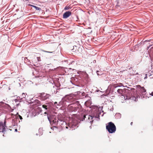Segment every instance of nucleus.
Instances as JSON below:
<instances>
[{
  "instance_id": "obj_1",
  "label": "nucleus",
  "mask_w": 153,
  "mask_h": 153,
  "mask_svg": "<svg viewBox=\"0 0 153 153\" xmlns=\"http://www.w3.org/2000/svg\"><path fill=\"white\" fill-rule=\"evenodd\" d=\"M103 107H102L100 111L99 108L97 106H94L93 107V111L94 112L93 115L92 116H89L88 118V121L90 123H92L94 120L96 119V120H100V116L101 115V116H103L104 113H103L102 115L101 113L103 112V111L102 110Z\"/></svg>"
},
{
  "instance_id": "obj_2",
  "label": "nucleus",
  "mask_w": 153,
  "mask_h": 153,
  "mask_svg": "<svg viewBox=\"0 0 153 153\" xmlns=\"http://www.w3.org/2000/svg\"><path fill=\"white\" fill-rule=\"evenodd\" d=\"M47 117L50 123L52 125L56 126L58 124L60 125L66 124V122L63 120V119H60L59 117H53L52 116H49L48 114Z\"/></svg>"
},
{
  "instance_id": "obj_3",
  "label": "nucleus",
  "mask_w": 153,
  "mask_h": 153,
  "mask_svg": "<svg viewBox=\"0 0 153 153\" xmlns=\"http://www.w3.org/2000/svg\"><path fill=\"white\" fill-rule=\"evenodd\" d=\"M76 100L75 96L74 94H70L66 95L63 98L60 102L63 105H65L66 104L65 102L70 103L74 102Z\"/></svg>"
},
{
  "instance_id": "obj_4",
  "label": "nucleus",
  "mask_w": 153,
  "mask_h": 153,
  "mask_svg": "<svg viewBox=\"0 0 153 153\" xmlns=\"http://www.w3.org/2000/svg\"><path fill=\"white\" fill-rule=\"evenodd\" d=\"M106 129L110 133H113L115 132L116 130L115 126L112 122L108 123L106 126Z\"/></svg>"
},
{
  "instance_id": "obj_5",
  "label": "nucleus",
  "mask_w": 153,
  "mask_h": 153,
  "mask_svg": "<svg viewBox=\"0 0 153 153\" xmlns=\"http://www.w3.org/2000/svg\"><path fill=\"white\" fill-rule=\"evenodd\" d=\"M6 126L5 124H3L2 122H0V132H1L4 134L6 131Z\"/></svg>"
},
{
  "instance_id": "obj_6",
  "label": "nucleus",
  "mask_w": 153,
  "mask_h": 153,
  "mask_svg": "<svg viewBox=\"0 0 153 153\" xmlns=\"http://www.w3.org/2000/svg\"><path fill=\"white\" fill-rule=\"evenodd\" d=\"M71 14V12L69 11L66 12L63 14V18L66 19Z\"/></svg>"
},
{
  "instance_id": "obj_7",
  "label": "nucleus",
  "mask_w": 153,
  "mask_h": 153,
  "mask_svg": "<svg viewBox=\"0 0 153 153\" xmlns=\"http://www.w3.org/2000/svg\"><path fill=\"white\" fill-rule=\"evenodd\" d=\"M139 86L140 87V92L143 95H145L146 94V90L143 87H141L140 86ZM143 97L145 98L146 96H143Z\"/></svg>"
},
{
  "instance_id": "obj_8",
  "label": "nucleus",
  "mask_w": 153,
  "mask_h": 153,
  "mask_svg": "<svg viewBox=\"0 0 153 153\" xmlns=\"http://www.w3.org/2000/svg\"><path fill=\"white\" fill-rule=\"evenodd\" d=\"M124 98L125 100H126L127 99H130L131 100H134L135 101H137V97H135L134 96H131V97H128V96H126V98H125V97L124 96Z\"/></svg>"
},
{
  "instance_id": "obj_9",
  "label": "nucleus",
  "mask_w": 153,
  "mask_h": 153,
  "mask_svg": "<svg viewBox=\"0 0 153 153\" xmlns=\"http://www.w3.org/2000/svg\"><path fill=\"white\" fill-rule=\"evenodd\" d=\"M77 123H71L70 124L68 125V127L70 128H72L73 129H74L75 128H76L78 126H77Z\"/></svg>"
},
{
  "instance_id": "obj_10",
  "label": "nucleus",
  "mask_w": 153,
  "mask_h": 153,
  "mask_svg": "<svg viewBox=\"0 0 153 153\" xmlns=\"http://www.w3.org/2000/svg\"><path fill=\"white\" fill-rule=\"evenodd\" d=\"M89 99L86 101L85 103V105L87 107H89L92 104L91 101V98L89 97Z\"/></svg>"
},
{
  "instance_id": "obj_11",
  "label": "nucleus",
  "mask_w": 153,
  "mask_h": 153,
  "mask_svg": "<svg viewBox=\"0 0 153 153\" xmlns=\"http://www.w3.org/2000/svg\"><path fill=\"white\" fill-rule=\"evenodd\" d=\"M21 101V100H19L18 99H15L13 101L14 104H15L16 106H18L19 105V102Z\"/></svg>"
},
{
  "instance_id": "obj_12",
  "label": "nucleus",
  "mask_w": 153,
  "mask_h": 153,
  "mask_svg": "<svg viewBox=\"0 0 153 153\" xmlns=\"http://www.w3.org/2000/svg\"><path fill=\"white\" fill-rule=\"evenodd\" d=\"M41 96L42 97H44V99L45 100L49 98L51 96L48 94H46L44 93H42L41 94Z\"/></svg>"
},
{
  "instance_id": "obj_13",
  "label": "nucleus",
  "mask_w": 153,
  "mask_h": 153,
  "mask_svg": "<svg viewBox=\"0 0 153 153\" xmlns=\"http://www.w3.org/2000/svg\"><path fill=\"white\" fill-rule=\"evenodd\" d=\"M24 61L25 63L26 64L28 65H29L30 64V63H31V62H30V60L27 57L24 58Z\"/></svg>"
},
{
  "instance_id": "obj_14",
  "label": "nucleus",
  "mask_w": 153,
  "mask_h": 153,
  "mask_svg": "<svg viewBox=\"0 0 153 153\" xmlns=\"http://www.w3.org/2000/svg\"><path fill=\"white\" fill-rule=\"evenodd\" d=\"M48 105H42V107L45 109V110H47V109L49 108V106Z\"/></svg>"
},
{
  "instance_id": "obj_15",
  "label": "nucleus",
  "mask_w": 153,
  "mask_h": 153,
  "mask_svg": "<svg viewBox=\"0 0 153 153\" xmlns=\"http://www.w3.org/2000/svg\"><path fill=\"white\" fill-rule=\"evenodd\" d=\"M27 95V94L25 93H23L22 95V97L21 99H22L23 98H24L25 100H27L26 98V95Z\"/></svg>"
},
{
  "instance_id": "obj_16",
  "label": "nucleus",
  "mask_w": 153,
  "mask_h": 153,
  "mask_svg": "<svg viewBox=\"0 0 153 153\" xmlns=\"http://www.w3.org/2000/svg\"><path fill=\"white\" fill-rule=\"evenodd\" d=\"M117 92L119 94H122L123 92V90L122 89H119L117 90Z\"/></svg>"
},
{
  "instance_id": "obj_17",
  "label": "nucleus",
  "mask_w": 153,
  "mask_h": 153,
  "mask_svg": "<svg viewBox=\"0 0 153 153\" xmlns=\"http://www.w3.org/2000/svg\"><path fill=\"white\" fill-rule=\"evenodd\" d=\"M31 6L32 7H33L35 8L36 10H41V8L39 7H36L35 6L33 5H31Z\"/></svg>"
},
{
  "instance_id": "obj_18",
  "label": "nucleus",
  "mask_w": 153,
  "mask_h": 153,
  "mask_svg": "<svg viewBox=\"0 0 153 153\" xmlns=\"http://www.w3.org/2000/svg\"><path fill=\"white\" fill-rule=\"evenodd\" d=\"M74 103H73L74 104H76V105L78 106L79 105H80V104L79 103V102L78 101H75V102H74Z\"/></svg>"
},
{
  "instance_id": "obj_19",
  "label": "nucleus",
  "mask_w": 153,
  "mask_h": 153,
  "mask_svg": "<svg viewBox=\"0 0 153 153\" xmlns=\"http://www.w3.org/2000/svg\"><path fill=\"white\" fill-rule=\"evenodd\" d=\"M97 73L98 75H100L102 74V73L98 71H97Z\"/></svg>"
},
{
  "instance_id": "obj_20",
  "label": "nucleus",
  "mask_w": 153,
  "mask_h": 153,
  "mask_svg": "<svg viewBox=\"0 0 153 153\" xmlns=\"http://www.w3.org/2000/svg\"><path fill=\"white\" fill-rule=\"evenodd\" d=\"M70 7L68 6H66L65 8H64V10H68L69 9H70Z\"/></svg>"
},
{
  "instance_id": "obj_21",
  "label": "nucleus",
  "mask_w": 153,
  "mask_h": 153,
  "mask_svg": "<svg viewBox=\"0 0 153 153\" xmlns=\"http://www.w3.org/2000/svg\"><path fill=\"white\" fill-rule=\"evenodd\" d=\"M18 117H19V119L21 120H22L23 119L21 115H20L18 114Z\"/></svg>"
},
{
  "instance_id": "obj_22",
  "label": "nucleus",
  "mask_w": 153,
  "mask_h": 153,
  "mask_svg": "<svg viewBox=\"0 0 153 153\" xmlns=\"http://www.w3.org/2000/svg\"><path fill=\"white\" fill-rule=\"evenodd\" d=\"M36 58H37L38 61L39 62L40 61V57H37Z\"/></svg>"
},
{
  "instance_id": "obj_23",
  "label": "nucleus",
  "mask_w": 153,
  "mask_h": 153,
  "mask_svg": "<svg viewBox=\"0 0 153 153\" xmlns=\"http://www.w3.org/2000/svg\"><path fill=\"white\" fill-rule=\"evenodd\" d=\"M4 102H0V106L4 104Z\"/></svg>"
},
{
  "instance_id": "obj_24",
  "label": "nucleus",
  "mask_w": 153,
  "mask_h": 153,
  "mask_svg": "<svg viewBox=\"0 0 153 153\" xmlns=\"http://www.w3.org/2000/svg\"><path fill=\"white\" fill-rule=\"evenodd\" d=\"M44 51L48 53H52L53 52H49V51Z\"/></svg>"
},
{
  "instance_id": "obj_25",
  "label": "nucleus",
  "mask_w": 153,
  "mask_h": 153,
  "mask_svg": "<svg viewBox=\"0 0 153 153\" xmlns=\"http://www.w3.org/2000/svg\"><path fill=\"white\" fill-rule=\"evenodd\" d=\"M145 76H145V77H144V78L145 79H146L147 78V74H145Z\"/></svg>"
},
{
  "instance_id": "obj_26",
  "label": "nucleus",
  "mask_w": 153,
  "mask_h": 153,
  "mask_svg": "<svg viewBox=\"0 0 153 153\" xmlns=\"http://www.w3.org/2000/svg\"><path fill=\"white\" fill-rule=\"evenodd\" d=\"M150 95L152 96H153V91L151 93H150Z\"/></svg>"
},
{
  "instance_id": "obj_27",
  "label": "nucleus",
  "mask_w": 153,
  "mask_h": 153,
  "mask_svg": "<svg viewBox=\"0 0 153 153\" xmlns=\"http://www.w3.org/2000/svg\"><path fill=\"white\" fill-rule=\"evenodd\" d=\"M57 104V102H55L54 103V105H55L56 104Z\"/></svg>"
},
{
  "instance_id": "obj_28",
  "label": "nucleus",
  "mask_w": 153,
  "mask_h": 153,
  "mask_svg": "<svg viewBox=\"0 0 153 153\" xmlns=\"http://www.w3.org/2000/svg\"><path fill=\"white\" fill-rule=\"evenodd\" d=\"M139 45V44H138V45H136L135 47V48H136V47H137V46H138Z\"/></svg>"
},
{
  "instance_id": "obj_29",
  "label": "nucleus",
  "mask_w": 153,
  "mask_h": 153,
  "mask_svg": "<svg viewBox=\"0 0 153 153\" xmlns=\"http://www.w3.org/2000/svg\"><path fill=\"white\" fill-rule=\"evenodd\" d=\"M42 129H41V128H39V131H41L42 130Z\"/></svg>"
},
{
  "instance_id": "obj_30",
  "label": "nucleus",
  "mask_w": 153,
  "mask_h": 153,
  "mask_svg": "<svg viewBox=\"0 0 153 153\" xmlns=\"http://www.w3.org/2000/svg\"><path fill=\"white\" fill-rule=\"evenodd\" d=\"M79 93L80 94V93H81V92H80V91L78 92L77 94H79Z\"/></svg>"
},
{
  "instance_id": "obj_31",
  "label": "nucleus",
  "mask_w": 153,
  "mask_h": 153,
  "mask_svg": "<svg viewBox=\"0 0 153 153\" xmlns=\"http://www.w3.org/2000/svg\"><path fill=\"white\" fill-rule=\"evenodd\" d=\"M15 131H17V129H15Z\"/></svg>"
},
{
  "instance_id": "obj_32",
  "label": "nucleus",
  "mask_w": 153,
  "mask_h": 153,
  "mask_svg": "<svg viewBox=\"0 0 153 153\" xmlns=\"http://www.w3.org/2000/svg\"><path fill=\"white\" fill-rule=\"evenodd\" d=\"M3 124H5L6 125V122L5 121L4 122V123H3Z\"/></svg>"
},
{
  "instance_id": "obj_33",
  "label": "nucleus",
  "mask_w": 153,
  "mask_h": 153,
  "mask_svg": "<svg viewBox=\"0 0 153 153\" xmlns=\"http://www.w3.org/2000/svg\"><path fill=\"white\" fill-rule=\"evenodd\" d=\"M132 123H132V122H131V125H132Z\"/></svg>"
},
{
  "instance_id": "obj_34",
  "label": "nucleus",
  "mask_w": 153,
  "mask_h": 153,
  "mask_svg": "<svg viewBox=\"0 0 153 153\" xmlns=\"http://www.w3.org/2000/svg\"><path fill=\"white\" fill-rule=\"evenodd\" d=\"M66 128H67H67H68V126H66Z\"/></svg>"
},
{
  "instance_id": "obj_35",
  "label": "nucleus",
  "mask_w": 153,
  "mask_h": 153,
  "mask_svg": "<svg viewBox=\"0 0 153 153\" xmlns=\"http://www.w3.org/2000/svg\"><path fill=\"white\" fill-rule=\"evenodd\" d=\"M96 62V60H94L93 61V62Z\"/></svg>"
},
{
  "instance_id": "obj_36",
  "label": "nucleus",
  "mask_w": 153,
  "mask_h": 153,
  "mask_svg": "<svg viewBox=\"0 0 153 153\" xmlns=\"http://www.w3.org/2000/svg\"><path fill=\"white\" fill-rule=\"evenodd\" d=\"M96 62V60H94L93 61V62Z\"/></svg>"
},
{
  "instance_id": "obj_37",
  "label": "nucleus",
  "mask_w": 153,
  "mask_h": 153,
  "mask_svg": "<svg viewBox=\"0 0 153 153\" xmlns=\"http://www.w3.org/2000/svg\"><path fill=\"white\" fill-rule=\"evenodd\" d=\"M45 114H47V112H45V113H44Z\"/></svg>"
},
{
  "instance_id": "obj_38",
  "label": "nucleus",
  "mask_w": 153,
  "mask_h": 153,
  "mask_svg": "<svg viewBox=\"0 0 153 153\" xmlns=\"http://www.w3.org/2000/svg\"><path fill=\"white\" fill-rule=\"evenodd\" d=\"M98 91H99V90H97V92H98Z\"/></svg>"
},
{
  "instance_id": "obj_39",
  "label": "nucleus",
  "mask_w": 153,
  "mask_h": 153,
  "mask_svg": "<svg viewBox=\"0 0 153 153\" xmlns=\"http://www.w3.org/2000/svg\"><path fill=\"white\" fill-rule=\"evenodd\" d=\"M16 126V124H15L13 125V126Z\"/></svg>"
},
{
  "instance_id": "obj_40",
  "label": "nucleus",
  "mask_w": 153,
  "mask_h": 153,
  "mask_svg": "<svg viewBox=\"0 0 153 153\" xmlns=\"http://www.w3.org/2000/svg\"><path fill=\"white\" fill-rule=\"evenodd\" d=\"M42 134H39V135H42Z\"/></svg>"
},
{
  "instance_id": "obj_41",
  "label": "nucleus",
  "mask_w": 153,
  "mask_h": 153,
  "mask_svg": "<svg viewBox=\"0 0 153 153\" xmlns=\"http://www.w3.org/2000/svg\"><path fill=\"white\" fill-rule=\"evenodd\" d=\"M33 75H34V72H33Z\"/></svg>"
},
{
  "instance_id": "obj_42",
  "label": "nucleus",
  "mask_w": 153,
  "mask_h": 153,
  "mask_svg": "<svg viewBox=\"0 0 153 153\" xmlns=\"http://www.w3.org/2000/svg\"><path fill=\"white\" fill-rule=\"evenodd\" d=\"M85 117V116H84V118Z\"/></svg>"
},
{
  "instance_id": "obj_43",
  "label": "nucleus",
  "mask_w": 153,
  "mask_h": 153,
  "mask_svg": "<svg viewBox=\"0 0 153 153\" xmlns=\"http://www.w3.org/2000/svg\"><path fill=\"white\" fill-rule=\"evenodd\" d=\"M36 135H38V134H36Z\"/></svg>"
},
{
  "instance_id": "obj_44",
  "label": "nucleus",
  "mask_w": 153,
  "mask_h": 153,
  "mask_svg": "<svg viewBox=\"0 0 153 153\" xmlns=\"http://www.w3.org/2000/svg\"><path fill=\"white\" fill-rule=\"evenodd\" d=\"M3 137H4V134H3Z\"/></svg>"
},
{
  "instance_id": "obj_45",
  "label": "nucleus",
  "mask_w": 153,
  "mask_h": 153,
  "mask_svg": "<svg viewBox=\"0 0 153 153\" xmlns=\"http://www.w3.org/2000/svg\"><path fill=\"white\" fill-rule=\"evenodd\" d=\"M118 114L119 115H120V114Z\"/></svg>"
},
{
  "instance_id": "obj_46",
  "label": "nucleus",
  "mask_w": 153,
  "mask_h": 153,
  "mask_svg": "<svg viewBox=\"0 0 153 153\" xmlns=\"http://www.w3.org/2000/svg\"><path fill=\"white\" fill-rule=\"evenodd\" d=\"M28 117V115H27V117Z\"/></svg>"
}]
</instances>
